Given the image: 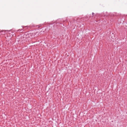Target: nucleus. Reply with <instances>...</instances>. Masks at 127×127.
<instances>
[{
  "label": "nucleus",
  "mask_w": 127,
  "mask_h": 127,
  "mask_svg": "<svg viewBox=\"0 0 127 127\" xmlns=\"http://www.w3.org/2000/svg\"><path fill=\"white\" fill-rule=\"evenodd\" d=\"M23 30V29H21H21H19L18 30V31H22Z\"/></svg>",
  "instance_id": "obj_1"
},
{
  "label": "nucleus",
  "mask_w": 127,
  "mask_h": 127,
  "mask_svg": "<svg viewBox=\"0 0 127 127\" xmlns=\"http://www.w3.org/2000/svg\"><path fill=\"white\" fill-rule=\"evenodd\" d=\"M92 15H93L94 14V13L93 12V13H92Z\"/></svg>",
  "instance_id": "obj_2"
}]
</instances>
